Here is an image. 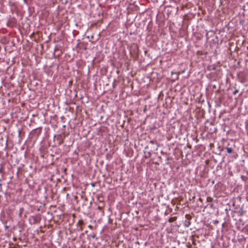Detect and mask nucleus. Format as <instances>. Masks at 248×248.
I'll return each instance as SVG.
<instances>
[{
    "label": "nucleus",
    "instance_id": "f257e3e1",
    "mask_svg": "<svg viewBox=\"0 0 248 248\" xmlns=\"http://www.w3.org/2000/svg\"><path fill=\"white\" fill-rule=\"evenodd\" d=\"M176 219L177 217H170L169 219V222L170 223L173 222L176 220Z\"/></svg>",
    "mask_w": 248,
    "mask_h": 248
},
{
    "label": "nucleus",
    "instance_id": "f03ea898",
    "mask_svg": "<svg viewBox=\"0 0 248 248\" xmlns=\"http://www.w3.org/2000/svg\"><path fill=\"white\" fill-rule=\"evenodd\" d=\"M227 151L229 154H231L232 152V149L231 148L227 147L226 148Z\"/></svg>",
    "mask_w": 248,
    "mask_h": 248
},
{
    "label": "nucleus",
    "instance_id": "7ed1b4c3",
    "mask_svg": "<svg viewBox=\"0 0 248 248\" xmlns=\"http://www.w3.org/2000/svg\"><path fill=\"white\" fill-rule=\"evenodd\" d=\"M206 201L207 202H211L213 201V198L211 197H208L207 198H206Z\"/></svg>",
    "mask_w": 248,
    "mask_h": 248
},
{
    "label": "nucleus",
    "instance_id": "20e7f679",
    "mask_svg": "<svg viewBox=\"0 0 248 248\" xmlns=\"http://www.w3.org/2000/svg\"><path fill=\"white\" fill-rule=\"evenodd\" d=\"M83 224V221L81 219L78 220L77 225L81 226Z\"/></svg>",
    "mask_w": 248,
    "mask_h": 248
},
{
    "label": "nucleus",
    "instance_id": "39448f33",
    "mask_svg": "<svg viewBox=\"0 0 248 248\" xmlns=\"http://www.w3.org/2000/svg\"><path fill=\"white\" fill-rule=\"evenodd\" d=\"M190 224H191V222L189 221H186L185 225L186 227H188L189 226Z\"/></svg>",
    "mask_w": 248,
    "mask_h": 248
},
{
    "label": "nucleus",
    "instance_id": "423d86ee",
    "mask_svg": "<svg viewBox=\"0 0 248 248\" xmlns=\"http://www.w3.org/2000/svg\"><path fill=\"white\" fill-rule=\"evenodd\" d=\"M237 93H238V91H237V90H235V91L233 92V94H235Z\"/></svg>",
    "mask_w": 248,
    "mask_h": 248
},
{
    "label": "nucleus",
    "instance_id": "0eeeda50",
    "mask_svg": "<svg viewBox=\"0 0 248 248\" xmlns=\"http://www.w3.org/2000/svg\"><path fill=\"white\" fill-rule=\"evenodd\" d=\"M150 142L151 143H152V144H154V140H151Z\"/></svg>",
    "mask_w": 248,
    "mask_h": 248
},
{
    "label": "nucleus",
    "instance_id": "6e6552de",
    "mask_svg": "<svg viewBox=\"0 0 248 248\" xmlns=\"http://www.w3.org/2000/svg\"><path fill=\"white\" fill-rule=\"evenodd\" d=\"M101 207L100 206H98V209H99V210H101Z\"/></svg>",
    "mask_w": 248,
    "mask_h": 248
},
{
    "label": "nucleus",
    "instance_id": "1a4fd4ad",
    "mask_svg": "<svg viewBox=\"0 0 248 248\" xmlns=\"http://www.w3.org/2000/svg\"><path fill=\"white\" fill-rule=\"evenodd\" d=\"M88 227H89V228H92V226L91 225H89V226H88Z\"/></svg>",
    "mask_w": 248,
    "mask_h": 248
}]
</instances>
